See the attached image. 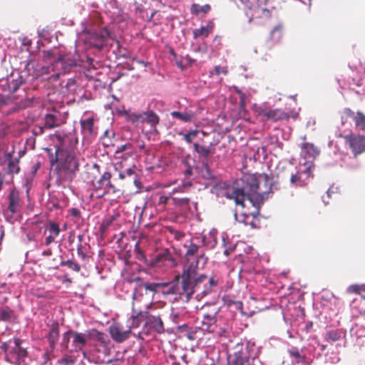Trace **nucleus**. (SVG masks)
I'll return each instance as SVG.
<instances>
[{
  "mask_svg": "<svg viewBox=\"0 0 365 365\" xmlns=\"http://www.w3.org/2000/svg\"><path fill=\"white\" fill-rule=\"evenodd\" d=\"M31 232L35 235L36 234H40L41 232V227L39 225L35 224L32 225Z\"/></svg>",
  "mask_w": 365,
  "mask_h": 365,
  "instance_id": "864d4df0",
  "label": "nucleus"
},
{
  "mask_svg": "<svg viewBox=\"0 0 365 365\" xmlns=\"http://www.w3.org/2000/svg\"><path fill=\"white\" fill-rule=\"evenodd\" d=\"M237 93L239 94L240 96V104L242 106H244L245 104H244V100H245V93H243L240 90H237Z\"/></svg>",
  "mask_w": 365,
  "mask_h": 365,
  "instance_id": "680f3d73",
  "label": "nucleus"
},
{
  "mask_svg": "<svg viewBox=\"0 0 365 365\" xmlns=\"http://www.w3.org/2000/svg\"><path fill=\"white\" fill-rule=\"evenodd\" d=\"M27 239L29 241H35L36 240V236L34 233H32L31 231H29L26 234Z\"/></svg>",
  "mask_w": 365,
  "mask_h": 365,
  "instance_id": "338daca9",
  "label": "nucleus"
},
{
  "mask_svg": "<svg viewBox=\"0 0 365 365\" xmlns=\"http://www.w3.org/2000/svg\"><path fill=\"white\" fill-rule=\"evenodd\" d=\"M220 311V308L215 304H207L202 307V327H197V329H202V335L204 331L212 332L214 331L215 324L217 322V315Z\"/></svg>",
  "mask_w": 365,
  "mask_h": 365,
  "instance_id": "39448f33",
  "label": "nucleus"
},
{
  "mask_svg": "<svg viewBox=\"0 0 365 365\" xmlns=\"http://www.w3.org/2000/svg\"><path fill=\"white\" fill-rule=\"evenodd\" d=\"M46 231L49 232V235L45 239V245L49 246L60 234L61 230L59 225L56 222L50 221L45 232Z\"/></svg>",
  "mask_w": 365,
  "mask_h": 365,
  "instance_id": "412c9836",
  "label": "nucleus"
},
{
  "mask_svg": "<svg viewBox=\"0 0 365 365\" xmlns=\"http://www.w3.org/2000/svg\"><path fill=\"white\" fill-rule=\"evenodd\" d=\"M130 178L133 179L134 184L138 188H140L141 184L139 179L137 178V174L135 173V166L133 165L131 168H128L125 170H121L119 173V178L124 180L126 178Z\"/></svg>",
  "mask_w": 365,
  "mask_h": 365,
  "instance_id": "393cba45",
  "label": "nucleus"
},
{
  "mask_svg": "<svg viewBox=\"0 0 365 365\" xmlns=\"http://www.w3.org/2000/svg\"><path fill=\"white\" fill-rule=\"evenodd\" d=\"M109 333L112 339L116 342H122L129 339L132 334L130 329H125L123 326L118 323H113L109 327Z\"/></svg>",
  "mask_w": 365,
  "mask_h": 365,
  "instance_id": "4468645a",
  "label": "nucleus"
},
{
  "mask_svg": "<svg viewBox=\"0 0 365 365\" xmlns=\"http://www.w3.org/2000/svg\"><path fill=\"white\" fill-rule=\"evenodd\" d=\"M237 93L239 94L240 96V104L242 106H244L245 104H244V100H245V93H243L240 90H237Z\"/></svg>",
  "mask_w": 365,
  "mask_h": 365,
  "instance_id": "e2e57ef3",
  "label": "nucleus"
},
{
  "mask_svg": "<svg viewBox=\"0 0 365 365\" xmlns=\"http://www.w3.org/2000/svg\"><path fill=\"white\" fill-rule=\"evenodd\" d=\"M210 6L209 4H205L203 6H200L197 4H193L191 6V13L194 15H198L200 13L207 14L210 11Z\"/></svg>",
  "mask_w": 365,
  "mask_h": 365,
  "instance_id": "f704fd0d",
  "label": "nucleus"
},
{
  "mask_svg": "<svg viewBox=\"0 0 365 365\" xmlns=\"http://www.w3.org/2000/svg\"><path fill=\"white\" fill-rule=\"evenodd\" d=\"M193 149L198 154L199 158L203 159H207L210 155H212L215 153V146L213 143L205 146L195 143L193 144Z\"/></svg>",
  "mask_w": 365,
  "mask_h": 365,
  "instance_id": "aec40b11",
  "label": "nucleus"
},
{
  "mask_svg": "<svg viewBox=\"0 0 365 365\" xmlns=\"http://www.w3.org/2000/svg\"><path fill=\"white\" fill-rule=\"evenodd\" d=\"M63 150L59 146L56 147L55 156L51 153L50 161L52 164L58 163L55 171L56 173V184L62 185L65 182H71L79 170L78 158L72 153H67L63 159L59 158Z\"/></svg>",
  "mask_w": 365,
  "mask_h": 365,
  "instance_id": "f03ea898",
  "label": "nucleus"
},
{
  "mask_svg": "<svg viewBox=\"0 0 365 365\" xmlns=\"http://www.w3.org/2000/svg\"><path fill=\"white\" fill-rule=\"evenodd\" d=\"M173 205L178 208L180 212L187 213L190 210V199L188 197H172Z\"/></svg>",
  "mask_w": 365,
  "mask_h": 365,
  "instance_id": "b1692460",
  "label": "nucleus"
},
{
  "mask_svg": "<svg viewBox=\"0 0 365 365\" xmlns=\"http://www.w3.org/2000/svg\"><path fill=\"white\" fill-rule=\"evenodd\" d=\"M282 26L281 24L277 25L271 31L270 38L274 41H279L282 36Z\"/></svg>",
  "mask_w": 365,
  "mask_h": 365,
  "instance_id": "58836bf2",
  "label": "nucleus"
},
{
  "mask_svg": "<svg viewBox=\"0 0 365 365\" xmlns=\"http://www.w3.org/2000/svg\"><path fill=\"white\" fill-rule=\"evenodd\" d=\"M172 197H174V196H172V193H169L168 195L160 196L158 205L164 208L165 205L168 202L169 200H172Z\"/></svg>",
  "mask_w": 365,
  "mask_h": 365,
  "instance_id": "09e8293b",
  "label": "nucleus"
},
{
  "mask_svg": "<svg viewBox=\"0 0 365 365\" xmlns=\"http://www.w3.org/2000/svg\"><path fill=\"white\" fill-rule=\"evenodd\" d=\"M344 140L355 156L365 152V137L351 134L344 136Z\"/></svg>",
  "mask_w": 365,
  "mask_h": 365,
  "instance_id": "9b49d317",
  "label": "nucleus"
},
{
  "mask_svg": "<svg viewBox=\"0 0 365 365\" xmlns=\"http://www.w3.org/2000/svg\"><path fill=\"white\" fill-rule=\"evenodd\" d=\"M353 119L357 128L365 130V115L362 112L358 111L353 117Z\"/></svg>",
  "mask_w": 365,
  "mask_h": 365,
  "instance_id": "e433bc0d",
  "label": "nucleus"
},
{
  "mask_svg": "<svg viewBox=\"0 0 365 365\" xmlns=\"http://www.w3.org/2000/svg\"><path fill=\"white\" fill-rule=\"evenodd\" d=\"M81 344H71V346H69V344H66L65 349L67 350L68 354H66L63 357L60 359L58 361V364L60 365H73L77 358L79 356V352L81 349L79 346Z\"/></svg>",
  "mask_w": 365,
  "mask_h": 365,
  "instance_id": "ddd939ff",
  "label": "nucleus"
},
{
  "mask_svg": "<svg viewBox=\"0 0 365 365\" xmlns=\"http://www.w3.org/2000/svg\"><path fill=\"white\" fill-rule=\"evenodd\" d=\"M346 333L342 329H329L327 331L325 334L326 340H330L332 341H342L345 339Z\"/></svg>",
  "mask_w": 365,
  "mask_h": 365,
  "instance_id": "a878e982",
  "label": "nucleus"
},
{
  "mask_svg": "<svg viewBox=\"0 0 365 365\" xmlns=\"http://www.w3.org/2000/svg\"><path fill=\"white\" fill-rule=\"evenodd\" d=\"M303 149L307 150L308 152L309 150L313 151V153H315L316 151V147L314 144L309 143H304L302 145Z\"/></svg>",
  "mask_w": 365,
  "mask_h": 365,
  "instance_id": "603ef678",
  "label": "nucleus"
},
{
  "mask_svg": "<svg viewBox=\"0 0 365 365\" xmlns=\"http://www.w3.org/2000/svg\"><path fill=\"white\" fill-rule=\"evenodd\" d=\"M71 215L75 217H81V212L78 208L73 207L70 210Z\"/></svg>",
  "mask_w": 365,
  "mask_h": 365,
  "instance_id": "6e6d98bb",
  "label": "nucleus"
},
{
  "mask_svg": "<svg viewBox=\"0 0 365 365\" xmlns=\"http://www.w3.org/2000/svg\"><path fill=\"white\" fill-rule=\"evenodd\" d=\"M81 340L79 342H86V341H98L105 342L104 333H102L95 329L86 331L85 333H80Z\"/></svg>",
  "mask_w": 365,
  "mask_h": 365,
  "instance_id": "6ab92c4d",
  "label": "nucleus"
},
{
  "mask_svg": "<svg viewBox=\"0 0 365 365\" xmlns=\"http://www.w3.org/2000/svg\"><path fill=\"white\" fill-rule=\"evenodd\" d=\"M163 288H161L160 292L165 295L178 294V282L175 279L172 282H162Z\"/></svg>",
  "mask_w": 365,
  "mask_h": 365,
  "instance_id": "bb28decb",
  "label": "nucleus"
},
{
  "mask_svg": "<svg viewBox=\"0 0 365 365\" xmlns=\"http://www.w3.org/2000/svg\"><path fill=\"white\" fill-rule=\"evenodd\" d=\"M262 115L265 117L267 120L277 122L279 120H289V113L280 108L269 109L262 111Z\"/></svg>",
  "mask_w": 365,
  "mask_h": 365,
  "instance_id": "dca6fc26",
  "label": "nucleus"
},
{
  "mask_svg": "<svg viewBox=\"0 0 365 365\" xmlns=\"http://www.w3.org/2000/svg\"><path fill=\"white\" fill-rule=\"evenodd\" d=\"M1 344V349L5 353L7 360L14 364H21L27 354L26 349L21 344Z\"/></svg>",
  "mask_w": 365,
  "mask_h": 365,
  "instance_id": "423d86ee",
  "label": "nucleus"
},
{
  "mask_svg": "<svg viewBox=\"0 0 365 365\" xmlns=\"http://www.w3.org/2000/svg\"><path fill=\"white\" fill-rule=\"evenodd\" d=\"M185 247H187L185 256L187 257V260H189V257L194 256L195 254H197L200 248V247L197 245H195L192 242H190L189 245Z\"/></svg>",
  "mask_w": 365,
  "mask_h": 365,
  "instance_id": "a18cd8bd",
  "label": "nucleus"
},
{
  "mask_svg": "<svg viewBox=\"0 0 365 365\" xmlns=\"http://www.w3.org/2000/svg\"><path fill=\"white\" fill-rule=\"evenodd\" d=\"M185 237V234L182 232L175 231L174 232V237L177 240H180Z\"/></svg>",
  "mask_w": 365,
  "mask_h": 365,
  "instance_id": "13d9d810",
  "label": "nucleus"
},
{
  "mask_svg": "<svg viewBox=\"0 0 365 365\" xmlns=\"http://www.w3.org/2000/svg\"><path fill=\"white\" fill-rule=\"evenodd\" d=\"M237 93L239 94L240 96V104L242 106H244L245 104H244V100H245V93H243L240 90H237Z\"/></svg>",
  "mask_w": 365,
  "mask_h": 365,
  "instance_id": "0e129e2a",
  "label": "nucleus"
},
{
  "mask_svg": "<svg viewBox=\"0 0 365 365\" xmlns=\"http://www.w3.org/2000/svg\"><path fill=\"white\" fill-rule=\"evenodd\" d=\"M287 113H289V118L296 120L299 117V113L294 110H291V111L287 112Z\"/></svg>",
  "mask_w": 365,
  "mask_h": 365,
  "instance_id": "69168bd1",
  "label": "nucleus"
},
{
  "mask_svg": "<svg viewBox=\"0 0 365 365\" xmlns=\"http://www.w3.org/2000/svg\"><path fill=\"white\" fill-rule=\"evenodd\" d=\"M116 217L115 215H111L104 219L100 226L101 230L103 232H106V230L108 229V227L112 225Z\"/></svg>",
  "mask_w": 365,
  "mask_h": 365,
  "instance_id": "37998d69",
  "label": "nucleus"
},
{
  "mask_svg": "<svg viewBox=\"0 0 365 365\" xmlns=\"http://www.w3.org/2000/svg\"><path fill=\"white\" fill-rule=\"evenodd\" d=\"M24 83L21 76H18L16 78L14 76L0 79V90L4 95L9 96L16 91Z\"/></svg>",
  "mask_w": 365,
  "mask_h": 365,
  "instance_id": "1a4fd4ad",
  "label": "nucleus"
},
{
  "mask_svg": "<svg viewBox=\"0 0 365 365\" xmlns=\"http://www.w3.org/2000/svg\"><path fill=\"white\" fill-rule=\"evenodd\" d=\"M125 115L128 121L134 125H138L140 123H143V115L144 113H135V112H130L125 111Z\"/></svg>",
  "mask_w": 365,
  "mask_h": 365,
  "instance_id": "7c9ffc66",
  "label": "nucleus"
},
{
  "mask_svg": "<svg viewBox=\"0 0 365 365\" xmlns=\"http://www.w3.org/2000/svg\"><path fill=\"white\" fill-rule=\"evenodd\" d=\"M199 284L195 283V281L190 279L181 278V282H178V295L182 299L185 298L186 301H188L195 293V289Z\"/></svg>",
  "mask_w": 365,
  "mask_h": 365,
  "instance_id": "f8f14e48",
  "label": "nucleus"
},
{
  "mask_svg": "<svg viewBox=\"0 0 365 365\" xmlns=\"http://www.w3.org/2000/svg\"><path fill=\"white\" fill-rule=\"evenodd\" d=\"M176 334L179 339H187L191 341H200L203 340L202 329H190L187 325L183 324L182 326H178L176 329Z\"/></svg>",
  "mask_w": 365,
  "mask_h": 365,
  "instance_id": "9d476101",
  "label": "nucleus"
},
{
  "mask_svg": "<svg viewBox=\"0 0 365 365\" xmlns=\"http://www.w3.org/2000/svg\"><path fill=\"white\" fill-rule=\"evenodd\" d=\"M109 36V32L106 29H102L98 32L91 33L88 36L90 44L93 46L102 48L105 41Z\"/></svg>",
  "mask_w": 365,
  "mask_h": 365,
  "instance_id": "f3484780",
  "label": "nucleus"
},
{
  "mask_svg": "<svg viewBox=\"0 0 365 365\" xmlns=\"http://www.w3.org/2000/svg\"><path fill=\"white\" fill-rule=\"evenodd\" d=\"M139 317L145 319L150 322L153 327L159 333L164 330L163 322L159 316H150L148 312L140 311L135 317H133V321H139Z\"/></svg>",
  "mask_w": 365,
  "mask_h": 365,
  "instance_id": "2eb2a0df",
  "label": "nucleus"
},
{
  "mask_svg": "<svg viewBox=\"0 0 365 365\" xmlns=\"http://www.w3.org/2000/svg\"><path fill=\"white\" fill-rule=\"evenodd\" d=\"M9 205L7 207L8 212H10L11 217L15 213H17L21 210V200L19 192L15 190H11L9 194Z\"/></svg>",
  "mask_w": 365,
  "mask_h": 365,
  "instance_id": "a211bd4d",
  "label": "nucleus"
},
{
  "mask_svg": "<svg viewBox=\"0 0 365 365\" xmlns=\"http://www.w3.org/2000/svg\"><path fill=\"white\" fill-rule=\"evenodd\" d=\"M43 126L46 129L51 130L60 126L58 118L52 113H47L43 118Z\"/></svg>",
  "mask_w": 365,
  "mask_h": 365,
  "instance_id": "cd10ccee",
  "label": "nucleus"
},
{
  "mask_svg": "<svg viewBox=\"0 0 365 365\" xmlns=\"http://www.w3.org/2000/svg\"><path fill=\"white\" fill-rule=\"evenodd\" d=\"M19 158L11 159L8 162L6 172L10 175L17 174L20 171V167L19 165Z\"/></svg>",
  "mask_w": 365,
  "mask_h": 365,
  "instance_id": "72a5a7b5",
  "label": "nucleus"
},
{
  "mask_svg": "<svg viewBox=\"0 0 365 365\" xmlns=\"http://www.w3.org/2000/svg\"><path fill=\"white\" fill-rule=\"evenodd\" d=\"M86 247V244L83 245L82 243H79L77 246V253L82 259H85L87 257Z\"/></svg>",
  "mask_w": 365,
  "mask_h": 365,
  "instance_id": "8fccbe9b",
  "label": "nucleus"
},
{
  "mask_svg": "<svg viewBox=\"0 0 365 365\" xmlns=\"http://www.w3.org/2000/svg\"><path fill=\"white\" fill-rule=\"evenodd\" d=\"M301 178V176L299 174L297 173L295 175H292L291 176V178H290V182L292 183V184H297L298 185V182L299 181Z\"/></svg>",
  "mask_w": 365,
  "mask_h": 365,
  "instance_id": "5fc2aeb1",
  "label": "nucleus"
},
{
  "mask_svg": "<svg viewBox=\"0 0 365 365\" xmlns=\"http://www.w3.org/2000/svg\"><path fill=\"white\" fill-rule=\"evenodd\" d=\"M46 128H44V126H39L36 129H34L33 130V134L34 135H41L44 133V130Z\"/></svg>",
  "mask_w": 365,
  "mask_h": 365,
  "instance_id": "4d7b16f0",
  "label": "nucleus"
},
{
  "mask_svg": "<svg viewBox=\"0 0 365 365\" xmlns=\"http://www.w3.org/2000/svg\"><path fill=\"white\" fill-rule=\"evenodd\" d=\"M14 315V311L9 307L0 309V319L4 322H10Z\"/></svg>",
  "mask_w": 365,
  "mask_h": 365,
  "instance_id": "c9c22d12",
  "label": "nucleus"
},
{
  "mask_svg": "<svg viewBox=\"0 0 365 365\" xmlns=\"http://www.w3.org/2000/svg\"><path fill=\"white\" fill-rule=\"evenodd\" d=\"M197 130H190L187 133L183 134V139L187 143H191L193 141V140L197 137Z\"/></svg>",
  "mask_w": 365,
  "mask_h": 365,
  "instance_id": "de8ad7c7",
  "label": "nucleus"
},
{
  "mask_svg": "<svg viewBox=\"0 0 365 365\" xmlns=\"http://www.w3.org/2000/svg\"><path fill=\"white\" fill-rule=\"evenodd\" d=\"M220 277L217 274H212L208 280L209 287H206L203 292H210L214 287H216L220 282Z\"/></svg>",
  "mask_w": 365,
  "mask_h": 365,
  "instance_id": "79ce46f5",
  "label": "nucleus"
},
{
  "mask_svg": "<svg viewBox=\"0 0 365 365\" xmlns=\"http://www.w3.org/2000/svg\"><path fill=\"white\" fill-rule=\"evenodd\" d=\"M60 264L61 266H66L69 269L76 272H78L81 270V266L72 260L61 261Z\"/></svg>",
  "mask_w": 365,
  "mask_h": 365,
  "instance_id": "c03bdc74",
  "label": "nucleus"
},
{
  "mask_svg": "<svg viewBox=\"0 0 365 365\" xmlns=\"http://www.w3.org/2000/svg\"><path fill=\"white\" fill-rule=\"evenodd\" d=\"M51 255H52V251L51 249H48L47 250H45L41 253V255L46 256V257H50Z\"/></svg>",
  "mask_w": 365,
  "mask_h": 365,
  "instance_id": "774afa93",
  "label": "nucleus"
},
{
  "mask_svg": "<svg viewBox=\"0 0 365 365\" xmlns=\"http://www.w3.org/2000/svg\"><path fill=\"white\" fill-rule=\"evenodd\" d=\"M184 192V189L181 185H179L178 187L174 188L172 192H170V193H172V196H173L175 193H178V192Z\"/></svg>",
  "mask_w": 365,
  "mask_h": 365,
  "instance_id": "bf43d9fd",
  "label": "nucleus"
},
{
  "mask_svg": "<svg viewBox=\"0 0 365 365\" xmlns=\"http://www.w3.org/2000/svg\"><path fill=\"white\" fill-rule=\"evenodd\" d=\"M203 257L204 255L202 254L200 255L198 259L185 264L182 274L176 275L175 280L178 282L180 278H187L195 281V283H201L207 279V275L203 274H198L197 273L199 259L202 258Z\"/></svg>",
  "mask_w": 365,
  "mask_h": 365,
  "instance_id": "0eeeda50",
  "label": "nucleus"
},
{
  "mask_svg": "<svg viewBox=\"0 0 365 365\" xmlns=\"http://www.w3.org/2000/svg\"><path fill=\"white\" fill-rule=\"evenodd\" d=\"M47 337L49 342H56L58 340L59 329L58 325H53L51 327Z\"/></svg>",
  "mask_w": 365,
  "mask_h": 365,
  "instance_id": "ea45409f",
  "label": "nucleus"
},
{
  "mask_svg": "<svg viewBox=\"0 0 365 365\" xmlns=\"http://www.w3.org/2000/svg\"><path fill=\"white\" fill-rule=\"evenodd\" d=\"M255 344H235L229 349L230 365H245L251 356Z\"/></svg>",
  "mask_w": 365,
  "mask_h": 365,
  "instance_id": "20e7f679",
  "label": "nucleus"
},
{
  "mask_svg": "<svg viewBox=\"0 0 365 365\" xmlns=\"http://www.w3.org/2000/svg\"><path fill=\"white\" fill-rule=\"evenodd\" d=\"M200 174L204 179L210 180L212 182L217 181V177L215 175L207 163H202Z\"/></svg>",
  "mask_w": 365,
  "mask_h": 365,
  "instance_id": "2f4dec72",
  "label": "nucleus"
},
{
  "mask_svg": "<svg viewBox=\"0 0 365 365\" xmlns=\"http://www.w3.org/2000/svg\"><path fill=\"white\" fill-rule=\"evenodd\" d=\"M81 337L80 333L73 331H68L63 334V342H69L71 339H73V342L80 341Z\"/></svg>",
  "mask_w": 365,
  "mask_h": 365,
  "instance_id": "4c0bfd02",
  "label": "nucleus"
},
{
  "mask_svg": "<svg viewBox=\"0 0 365 365\" xmlns=\"http://www.w3.org/2000/svg\"><path fill=\"white\" fill-rule=\"evenodd\" d=\"M82 132L85 135H91L94 133V119L93 117L81 120Z\"/></svg>",
  "mask_w": 365,
  "mask_h": 365,
  "instance_id": "c85d7f7f",
  "label": "nucleus"
},
{
  "mask_svg": "<svg viewBox=\"0 0 365 365\" xmlns=\"http://www.w3.org/2000/svg\"><path fill=\"white\" fill-rule=\"evenodd\" d=\"M78 56L75 55L71 57L68 54L59 53V56L54 63L48 68H43V73H50L51 70L53 73L48 77L51 82L56 81L62 74L68 73L72 68L77 66Z\"/></svg>",
  "mask_w": 365,
  "mask_h": 365,
  "instance_id": "7ed1b4c3",
  "label": "nucleus"
},
{
  "mask_svg": "<svg viewBox=\"0 0 365 365\" xmlns=\"http://www.w3.org/2000/svg\"><path fill=\"white\" fill-rule=\"evenodd\" d=\"M143 123H147L150 125V127L155 128L158 123L160 118L158 115L154 113L153 110H148L147 112H143Z\"/></svg>",
  "mask_w": 365,
  "mask_h": 365,
  "instance_id": "c756f323",
  "label": "nucleus"
},
{
  "mask_svg": "<svg viewBox=\"0 0 365 365\" xmlns=\"http://www.w3.org/2000/svg\"><path fill=\"white\" fill-rule=\"evenodd\" d=\"M272 185L273 178L266 173H260L246 175L227 187L224 194L227 199L235 200L237 205L243 207L246 206L245 202L248 201L255 208V211L250 213H235V220L245 225L257 228L260 207L268 198Z\"/></svg>",
  "mask_w": 365,
  "mask_h": 365,
  "instance_id": "f257e3e1",
  "label": "nucleus"
},
{
  "mask_svg": "<svg viewBox=\"0 0 365 365\" xmlns=\"http://www.w3.org/2000/svg\"><path fill=\"white\" fill-rule=\"evenodd\" d=\"M212 24H207V26H202L200 29H195L192 31L194 38L199 37H207L209 34L212 31Z\"/></svg>",
  "mask_w": 365,
  "mask_h": 365,
  "instance_id": "473e14b6",
  "label": "nucleus"
},
{
  "mask_svg": "<svg viewBox=\"0 0 365 365\" xmlns=\"http://www.w3.org/2000/svg\"><path fill=\"white\" fill-rule=\"evenodd\" d=\"M111 177L110 172H105L101 178L93 183V192L91 197L96 195V197L101 198L110 192H116L115 186L110 182Z\"/></svg>",
  "mask_w": 365,
  "mask_h": 365,
  "instance_id": "6e6552de",
  "label": "nucleus"
},
{
  "mask_svg": "<svg viewBox=\"0 0 365 365\" xmlns=\"http://www.w3.org/2000/svg\"><path fill=\"white\" fill-rule=\"evenodd\" d=\"M163 284H162V282L160 283H155V282H146L143 284V287L146 290H149L150 292H153L154 293L160 292L161 288H163Z\"/></svg>",
  "mask_w": 365,
  "mask_h": 365,
  "instance_id": "a19ab883",
  "label": "nucleus"
},
{
  "mask_svg": "<svg viewBox=\"0 0 365 365\" xmlns=\"http://www.w3.org/2000/svg\"><path fill=\"white\" fill-rule=\"evenodd\" d=\"M170 115L184 123L193 122L196 118L195 113L191 110H185L183 112L173 111L170 113Z\"/></svg>",
  "mask_w": 365,
  "mask_h": 365,
  "instance_id": "5701e85b",
  "label": "nucleus"
},
{
  "mask_svg": "<svg viewBox=\"0 0 365 365\" xmlns=\"http://www.w3.org/2000/svg\"><path fill=\"white\" fill-rule=\"evenodd\" d=\"M165 262H170L173 265L175 264V259L167 249L156 255L153 260V264L155 266H161Z\"/></svg>",
  "mask_w": 365,
  "mask_h": 365,
  "instance_id": "4be33fe9",
  "label": "nucleus"
},
{
  "mask_svg": "<svg viewBox=\"0 0 365 365\" xmlns=\"http://www.w3.org/2000/svg\"><path fill=\"white\" fill-rule=\"evenodd\" d=\"M228 73V68L227 66H215L213 71L210 72V76L216 75L219 76L220 74H223L226 76Z\"/></svg>",
  "mask_w": 365,
  "mask_h": 365,
  "instance_id": "49530a36",
  "label": "nucleus"
},
{
  "mask_svg": "<svg viewBox=\"0 0 365 365\" xmlns=\"http://www.w3.org/2000/svg\"><path fill=\"white\" fill-rule=\"evenodd\" d=\"M289 353L292 356L295 357L296 359H302V356L299 354V352L297 350H291L289 351Z\"/></svg>",
  "mask_w": 365,
  "mask_h": 365,
  "instance_id": "052dcab7",
  "label": "nucleus"
},
{
  "mask_svg": "<svg viewBox=\"0 0 365 365\" xmlns=\"http://www.w3.org/2000/svg\"><path fill=\"white\" fill-rule=\"evenodd\" d=\"M131 147L132 145L130 143H126L120 146H118L116 150L115 151V155H116V158H120L121 156L119 155L122 154L123 152L130 148Z\"/></svg>",
  "mask_w": 365,
  "mask_h": 365,
  "instance_id": "3c124183",
  "label": "nucleus"
}]
</instances>
